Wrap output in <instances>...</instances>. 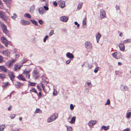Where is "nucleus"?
Returning a JSON list of instances; mask_svg holds the SVG:
<instances>
[{
    "instance_id": "obj_1",
    "label": "nucleus",
    "mask_w": 131,
    "mask_h": 131,
    "mask_svg": "<svg viewBox=\"0 0 131 131\" xmlns=\"http://www.w3.org/2000/svg\"><path fill=\"white\" fill-rule=\"evenodd\" d=\"M0 25L1 29L3 32L8 36L9 35V31L7 30L6 25L3 22L0 21Z\"/></svg>"
},
{
    "instance_id": "obj_2",
    "label": "nucleus",
    "mask_w": 131,
    "mask_h": 131,
    "mask_svg": "<svg viewBox=\"0 0 131 131\" xmlns=\"http://www.w3.org/2000/svg\"><path fill=\"white\" fill-rule=\"evenodd\" d=\"M58 116V114L56 113L54 114L51 115L50 117H49L47 119V122H51L52 121L55 120Z\"/></svg>"
},
{
    "instance_id": "obj_3",
    "label": "nucleus",
    "mask_w": 131,
    "mask_h": 131,
    "mask_svg": "<svg viewBox=\"0 0 131 131\" xmlns=\"http://www.w3.org/2000/svg\"><path fill=\"white\" fill-rule=\"evenodd\" d=\"M85 47L87 50L91 51L92 49V45L91 43L89 41H86L85 43Z\"/></svg>"
},
{
    "instance_id": "obj_4",
    "label": "nucleus",
    "mask_w": 131,
    "mask_h": 131,
    "mask_svg": "<svg viewBox=\"0 0 131 131\" xmlns=\"http://www.w3.org/2000/svg\"><path fill=\"white\" fill-rule=\"evenodd\" d=\"M112 55L113 58L116 59H119L122 57V55L119 52H115L112 53Z\"/></svg>"
},
{
    "instance_id": "obj_5",
    "label": "nucleus",
    "mask_w": 131,
    "mask_h": 131,
    "mask_svg": "<svg viewBox=\"0 0 131 131\" xmlns=\"http://www.w3.org/2000/svg\"><path fill=\"white\" fill-rule=\"evenodd\" d=\"M0 17L5 21H7L8 19V17L6 16L4 13L0 10Z\"/></svg>"
},
{
    "instance_id": "obj_6",
    "label": "nucleus",
    "mask_w": 131,
    "mask_h": 131,
    "mask_svg": "<svg viewBox=\"0 0 131 131\" xmlns=\"http://www.w3.org/2000/svg\"><path fill=\"white\" fill-rule=\"evenodd\" d=\"M1 40L2 42L4 43L5 46L6 47H7L8 44V41L7 39L4 37H3L1 38Z\"/></svg>"
},
{
    "instance_id": "obj_7",
    "label": "nucleus",
    "mask_w": 131,
    "mask_h": 131,
    "mask_svg": "<svg viewBox=\"0 0 131 131\" xmlns=\"http://www.w3.org/2000/svg\"><path fill=\"white\" fill-rule=\"evenodd\" d=\"M100 17L101 19L105 17L106 14L105 13L104 10L101 9L100 10Z\"/></svg>"
},
{
    "instance_id": "obj_8",
    "label": "nucleus",
    "mask_w": 131,
    "mask_h": 131,
    "mask_svg": "<svg viewBox=\"0 0 131 131\" xmlns=\"http://www.w3.org/2000/svg\"><path fill=\"white\" fill-rule=\"evenodd\" d=\"M38 10L39 14L41 15H43L45 12V9L41 7L38 8Z\"/></svg>"
},
{
    "instance_id": "obj_9",
    "label": "nucleus",
    "mask_w": 131,
    "mask_h": 131,
    "mask_svg": "<svg viewBox=\"0 0 131 131\" xmlns=\"http://www.w3.org/2000/svg\"><path fill=\"white\" fill-rule=\"evenodd\" d=\"M33 75L36 79L39 78L40 75L39 72L37 71L34 70L33 72Z\"/></svg>"
},
{
    "instance_id": "obj_10",
    "label": "nucleus",
    "mask_w": 131,
    "mask_h": 131,
    "mask_svg": "<svg viewBox=\"0 0 131 131\" xmlns=\"http://www.w3.org/2000/svg\"><path fill=\"white\" fill-rule=\"evenodd\" d=\"M59 6L62 8H63L65 5V2L64 1L61 0H59Z\"/></svg>"
},
{
    "instance_id": "obj_11",
    "label": "nucleus",
    "mask_w": 131,
    "mask_h": 131,
    "mask_svg": "<svg viewBox=\"0 0 131 131\" xmlns=\"http://www.w3.org/2000/svg\"><path fill=\"white\" fill-rule=\"evenodd\" d=\"M66 56L68 58H69V59L72 60L74 58V56L70 52H68L66 54Z\"/></svg>"
},
{
    "instance_id": "obj_12",
    "label": "nucleus",
    "mask_w": 131,
    "mask_h": 131,
    "mask_svg": "<svg viewBox=\"0 0 131 131\" xmlns=\"http://www.w3.org/2000/svg\"><path fill=\"white\" fill-rule=\"evenodd\" d=\"M20 23L23 25H27L30 24V23L29 21L25 20H21Z\"/></svg>"
},
{
    "instance_id": "obj_13",
    "label": "nucleus",
    "mask_w": 131,
    "mask_h": 131,
    "mask_svg": "<svg viewBox=\"0 0 131 131\" xmlns=\"http://www.w3.org/2000/svg\"><path fill=\"white\" fill-rule=\"evenodd\" d=\"M60 20L61 21H62L64 22H67L68 19V17L65 16H62L60 17Z\"/></svg>"
},
{
    "instance_id": "obj_14",
    "label": "nucleus",
    "mask_w": 131,
    "mask_h": 131,
    "mask_svg": "<svg viewBox=\"0 0 131 131\" xmlns=\"http://www.w3.org/2000/svg\"><path fill=\"white\" fill-rule=\"evenodd\" d=\"M96 123V121L95 120H92L90 121L88 123L89 126L90 127L94 125Z\"/></svg>"
},
{
    "instance_id": "obj_15",
    "label": "nucleus",
    "mask_w": 131,
    "mask_h": 131,
    "mask_svg": "<svg viewBox=\"0 0 131 131\" xmlns=\"http://www.w3.org/2000/svg\"><path fill=\"white\" fill-rule=\"evenodd\" d=\"M8 75L10 80L12 81H13L14 80L15 78V75H14L12 73H10L9 74H8Z\"/></svg>"
},
{
    "instance_id": "obj_16",
    "label": "nucleus",
    "mask_w": 131,
    "mask_h": 131,
    "mask_svg": "<svg viewBox=\"0 0 131 131\" xmlns=\"http://www.w3.org/2000/svg\"><path fill=\"white\" fill-rule=\"evenodd\" d=\"M119 47L120 50L123 51L124 50L125 47L123 43H121L119 45Z\"/></svg>"
},
{
    "instance_id": "obj_17",
    "label": "nucleus",
    "mask_w": 131,
    "mask_h": 131,
    "mask_svg": "<svg viewBox=\"0 0 131 131\" xmlns=\"http://www.w3.org/2000/svg\"><path fill=\"white\" fill-rule=\"evenodd\" d=\"M35 9V5H33L30 7L29 12L31 13H32L34 12Z\"/></svg>"
},
{
    "instance_id": "obj_18",
    "label": "nucleus",
    "mask_w": 131,
    "mask_h": 131,
    "mask_svg": "<svg viewBox=\"0 0 131 131\" xmlns=\"http://www.w3.org/2000/svg\"><path fill=\"white\" fill-rule=\"evenodd\" d=\"M120 88L121 90L124 91L127 90L128 89V88L127 86H124L122 85H121Z\"/></svg>"
},
{
    "instance_id": "obj_19",
    "label": "nucleus",
    "mask_w": 131,
    "mask_h": 131,
    "mask_svg": "<svg viewBox=\"0 0 131 131\" xmlns=\"http://www.w3.org/2000/svg\"><path fill=\"white\" fill-rule=\"evenodd\" d=\"M22 66V65L19 66L18 65H15L14 68V71H16L17 70V69H19Z\"/></svg>"
},
{
    "instance_id": "obj_20",
    "label": "nucleus",
    "mask_w": 131,
    "mask_h": 131,
    "mask_svg": "<svg viewBox=\"0 0 131 131\" xmlns=\"http://www.w3.org/2000/svg\"><path fill=\"white\" fill-rule=\"evenodd\" d=\"M17 78L20 80H21L23 81H26L25 79L23 77L22 75L21 74L19 75L17 77Z\"/></svg>"
},
{
    "instance_id": "obj_21",
    "label": "nucleus",
    "mask_w": 131,
    "mask_h": 131,
    "mask_svg": "<svg viewBox=\"0 0 131 131\" xmlns=\"http://www.w3.org/2000/svg\"><path fill=\"white\" fill-rule=\"evenodd\" d=\"M101 35L100 34L98 33V34L96 35V39L97 42V43H98L99 41V40L100 38L101 37Z\"/></svg>"
},
{
    "instance_id": "obj_22",
    "label": "nucleus",
    "mask_w": 131,
    "mask_h": 131,
    "mask_svg": "<svg viewBox=\"0 0 131 131\" xmlns=\"http://www.w3.org/2000/svg\"><path fill=\"white\" fill-rule=\"evenodd\" d=\"M30 20L36 26H38V23L35 20L33 19H31Z\"/></svg>"
},
{
    "instance_id": "obj_23",
    "label": "nucleus",
    "mask_w": 131,
    "mask_h": 131,
    "mask_svg": "<svg viewBox=\"0 0 131 131\" xmlns=\"http://www.w3.org/2000/svg\"><path fill=\"white\" fill-rule=\"evenodd\" d=\"M76 118V117L75 116L73 117L70 121V123L71 124H74L75 122Z\"/></svg>"
},
{
    "instance_id": "obj_24",
    "label": "nucleus",
    "mask_w": 131,
    "mask_h": 131,
    "mask_svg": "<svg viewBox=\"0 0 131 131\" xmlns=\"http://www.w3.org/2000/svg\"><path fill=\"white\" fill-rule=\"evenodd\" d=\"M0 68L2 70L4 71V72H7V69H6L5 67L2 66H0Z\"/></svg>"
},
{
    "instance_id": "obj_25",
    "label": "nucleus",
    "mask_w": 131,
    "mask_h": 131,
    "mask_svg": "<svg viewBox=\"0 0 131 131\" xmlns=\"http://www.w3.org/2000/svg\"><path fill=\"white\" fill-rule=\"evenodd\" d=\"M8 82H3L2 83V86L3 87L6 88L8 85Z\"/></svg>"
},
{
    "instance_id": "obj_26",
    "label": "nucleus",
    "mask_w": 131,
    "mask_h": 131,
    "mask_svg": "<svg viewBox=\"0 0 131 131\" xmlns=\"http://www.w3.org/2000/svg\"><path fill=\"white\" fill-rule=\"evenodd\" d=\"M6 75L2 73H0V79H3L6 78Z\"/></svg>"
},
{
    "instance_id": "obj_27",
    "label": "nucleus",
    "mask_w": 131,
    "mask_h": 131,
    "mask_svg": "<svg viewBox=\"0 0 131 131\" xmlns=\"http://www.w3.org/2000/svg\"><path fill=\"white\" fill-rule=\"evenodd\" d=\"M3 53L6 56H8L9 52L8 50H4L3 51Z\"/></svg>"
},
{
    "instance_id": "obj_28",
    "label": "nucleus",
    "mask_w": 131,
    "mask_h": 131,
    "mask_svg": "<svg viewBox=\"0 0 131 131\" xmlns=\"http://www.w3.org/2000/svg\"><path fill=\"white\" fill-rule=\"evenodd\" d=\"M131 42V39H130L124 40L123 42V43H127L130 42Z\"/></svg>"
},
{
    "instance_id": "obj_29",
    "label": "nucleus",
    "mask_w": 131,
    "mask_h": 131,
    "mask_svg": "<svg viewBox=\"0 0 131 131\" xmlns=\"http://www.w3.org/2000/svg\"><path fill=\"white\" fill-rule=\"evenodd\" d=\"M24 16L25 17H26L29 18H31V15L29 14H25Z\"/></svg>"
},
{
    "instance_id": "obj_30",
    "label": "nucleus",
    "mask_w": 131,
    "mask_h": 131,
    "mask_svg": "<svg viewBox=\"0 0 131 131\" xmlns=\"http://www.w3.org/2000/svg\"><path fill=\"white\" fill-rule=\"evenodd\" d=\"M21 83L20 82H17L15 84V86L16 87L18 88L21 85Z\"/></svg>"
},
{
    "instance_id": "obj_31",
    "label": "nucleus",
    "mask_w": 131,
    "mask_h": 131,
    "mask_svg": "<svg viewBox=\"0 0 131 131\" xmlns=\"http://www.w3.org/2000/svg\"><path fill=\"white\" fill-rule=\"evenodd\" d=\"M86 17L85 16L84 19L83 21V25H86Z\"/></svg>"
},
{
    "instance_id": "obj_32",
    "label": "nucleus",
    "mask_w": 131,
    "mask_h": 131,
    "mask_svg": "<svg viewBox=\"0 0 131 131\" xmlns=\"http://www.w3.org/2000/svg\"><path fill=\"white\" fill-rule=\"evenodd\" d=\"M29 72V71H25L23 72V73H24L26 75V77H27V76L28 75Z\"/></svg>"
},
{
    "instance_id": "obj_33",
    "label": "nucleus",
    "mask_w": 131,
    "mask_h": 131,
    "mask_svg": "<svg viewBox=\"0 0 131 131\" xmlns=\"http://www.w3.org/2000/svg\"><path fill=\"white\" fill-rule=\"evenodd\" d=\"M67 131H72L73 129L72 127L69 126H67Z\"/></svg>"
},
{
    "instance_id": "obj_34",
    "label": "nucleus",
    "mask_w": 131,
    "mask_h": 131,
    "mask_svg": "<svg viewBox=\"0 0 131 131\" xmlns=\"http://www.w3.org/2000/svg\"><path fill=\"white\" fill-rule=\"evenodd\" d=\"M35 112L36 113H41L42 112V111L39 108H37L36 111Z\"/></svg>"
},
{
    "instance_id": "obj_35",
    "label": "nucleus",
    "mask_w": 131,
    "mask_h": 131,
    "mask_svg": "<svg viewBox=\"0 0 131 131\" xmlns=\"http://www.w3.org/2000/svg\"><path fill=\"white\" fill-rule=\"evenodd\" d=\"M6 3L10 4L12 2L11 0H3Z\"/></svg>"
},
{
    "instance_id": "obj_36",
    "label": "nucleus",
    "mask_w": 131,
    "mask_h": 131,
    "mask_svg": "<svg viewBox=\"0 0 131 131\" xmlns=\"http://www.w3.org/2000/svg\"><path fill=\"white\" fill-rule=\"evenodd\" d=\"M102 128L105 130H107L108 129V127L107 126H103L102 127Z\"/></svg>"
},
{
    "instance_id": "obj_37",
    "label": "nucleus",
    "mask_w": 131,
    "mask_h": 131,
    "mask_svg": "<svg viewBox=\"0 0 131 131\" xmlns=\"http://www.w3.org/2000/svg\"><path fill=\"white\" fill-rule=\"evenodd\" d=\"M13 15V16H12L11 17L12 19H15L17 17V15L15 13H14Z\"/></svg>"
},
{
    "instance_id": "obj_38",
    "label": "nucleus",
    "mask_w": 131,
    "mask_h": 131,
    "mask_svg": "<svg viewBox=\"0 0 131 131\" xmlns=\"http://www.w3.org/2000/svg\"><path fill=\"white\" fill-rule=\"evenodd\" d=\"M82 3H79V5L78 6V10L80 9L81 8L82 5Z\"/></svg>"
},
{
    "instance_id": "obj_39",
    "label": "nucleus",
    "mask_w": 131,
    "mask_h": 131,
    "mask_svg": "<svg viewBox=\"0 0 131 131\" xmlns=\"http://www.w3.org/2000/svg\"><path fill=\"white\" fill-rule=\"evenodd\" d=\"M16 115L15 114H12L10 115V117L11 119H13L15 117Z\"/></svg>"
},
{
    "instance_id": "obj_40",
    "label": "nucleus",
    "mask_w": 131,
    "mask_h": 131,
    "mask_svg": "<svg viewBox=\"0 0 131 131\" xmlns=\"http://www.w3.org/2000/svg\"><path fill=\"white\" fill-rule=\"evenodd\" d=\"M6 64L7 66H10L11 64L9 61L7 62L6 63Z\"/></svg>"
},
{
    "instance_id": "obj_41",
    "label": "nucleus",
    "mask_w": 131,
    "mask_h": 131,
    "mask_svg": "<svg viewBox=\"0 0 131 131\" xmlns=\"http://www.w3.org/2000/svg\"><path fill=\"white\" fill-rule=\"evenodd\" d=\"M31 91L32 92H34L36 93H37V91L36 90V89L34 88H32V90H31Z\"/></svg>"
},
{
    "instance_id": "obj_42",
    "label": "nucleus",
    "mask_w": 131,
    "mask_h": 131,
    "mask_svg": "<svg viewBox=\"0 0 131 131\" xmlns=\"http://www.w3.org/2000/svg\"><path fill=\"white\" fill-rule=\"evenodd\" d=\"M5 125H1L0 127V129H1L2 130H3L5 128Z\"/></svg>"
},
{
    "instance_id": "obj_43",
    "label": "nucleus",
    "mask_w": 131,
    "mask_h": 131,
    "mask_svg": "<svg viewBox=\"0 0 131 131\" xmlns=\"http://www.w3.org/2000/svg\"><path fill=\"white\" fill-rule=\"evenodd\" d=\"M110 103V99H108L106 101V103L105 104V105H109Z\"/></svg>"
},
{
    "instance_id": "obj_44",
    "label": "nucleus",
    "mask_w": 131,
    "mask_h": 131,
    "mask_svg": "<svg viewBox=\"0 0 131 131\" xmlns=\"http://www.w3.org/2000/svg\"><path fill=\"white\" fill-rule=\"evenodd\" d=\"M131 114V113L130 112H129L127 114V118H129L130 117Z\"/></svg>"
},
{
    "instance_id": "obj_45",
    "label": "nucleus",
    "mask_w": 131,
    "mask_h": 131,
    "mask_svg": "<svg viewBox=\"0 0 131 131\" xmlns=\"http://www.w3.org/2000/svg\"><path fill=\"white\" fill-rule=\"evenodd\" d=\"M48 36L47 35L44 38L43 41L44 42L46 41L47 39L48 38Z\"/></svg>"
},
{
    "instance_id": "obj_46",
    "label": "nucleus",
    "mask_w": 131,
    "mask_h": 131,
    "mask_svg": "<svg viewBox=\"0 0 131 131\" xmlns=\"http://www.w3.org/2000/svg\"><path fill=\"white\" fill-rule=\"evenodd\" d=\"M72 60L69 59L68 60L66 61V63L67 64H69L70 62Z\"/></svg>"
},
{
    "instance_id": "obj_47",
    "label": "nucleus",
    "mask_w": 131,
    "mask_h": 131,
    "mask_svg": "<svg viewBox=\"0 0 131 131\" xmlns=\"http://www.w3.org/2000/svg\"><path fill=\"white\" fill-rule=\"evenodd\" d=\"M37 89L38 90V91L39 92H41V89L39 85H37Z\"/></svg>"
},
{
    "instance_id": "obj_48",
    "label": "nucleus",
    "mask_w": 131,
    "mask_h": 131,
    "mask_svg": "<svg viewBox=\"0 0 131 131\" xmlns=\"http://www.w3.org/2000/svg\"><path fill=\"white\" fill-rule=\"evenodd\" d=\"M37 95L39 97V98H40L42 96V95L41 93V92H39V93L38 94V93H37Z\"/></svg>"
},
{
    "instance_id": "obj_49",
    "label": "nucleus",
    "mask_w": 131,
    "mask_h": 131,
    "mask_svg": "<svg viewBox=\"0 0 131 131\" xmlns=\"http://www.w3.org/2000/svg\"><path fill=\"white\" fill-rule=\"evenodd\" d=\"M99 69V67H96L94 70V72L95 73H97Z\"/></svg>"
},
{
    "instance_id": "obj_50",
    "label": "nucleus",
    "mask_w": 131,
    "mask_h": 131,
    "mask_svg": "<svg viewBox=\"0 0 131 131\" xmlns=\"http://www.w3.org/2000/svg\"><path fill=\"white\" fill-rule=\"evenodd\" d=\"M30 85H31V86H35L36 84V83H32L31 82H30Z\"/></svg>"
},
{
    "instance_id": "obj_51",
    "label": "nucleus",
    "mask_w": 131,
    "mask_h": 131,
    "mask_svg": "<svg viewBox=\"0 0 131 131\" xmlns=\"http://www.w3.org/2000/svg\"><path fill=\"white\" fill-rule=\"evenodd\" d=\"M38 21L39 23L41 25L43 23L41 19L39 20Z\"/></svg>"
},
{
    "instance_id": "obj_52",
    "label": "nucleus",
    "mask_w": 131,
    "mask_h": 131,
    "mask_svg": "<svg viewBox=\"0 0 131 131\" xmlns=\"http://www.w3.org/2000/svg\"><path fill=\"white\" fill-rule=\"evenodd\" d=\"M74 106L72 104H71L70 105V109L71 110H72L74 109Z\"/></svg>"
},
{
    "instance_id": "obj_53",
    "label": "nucleus",
    "mask_w": 131,
    "mask_h": 131,
    "mask_svg": "<svg viewBox=\"0 0 131 131\" xmlns=\"http://www.w3.org/2000/svg\"><path fill=\"white\" fill-rule=\"evenodd\" d=\"M43 8L45 9L46 10H49V8L47 6H43Z\"/></svg>"
},
{
    "instance_id": "obj_54",
    "label": "nucleus",
    "mask_w": 131,
    "mask_h": 131,
    "mask_svg": "<svg viewBox=\"0 0 131 131\" xmlns=\"http://www.w3.org/2000/svg\"><path fill=\"white\" fill-rule=\"evenodd\" d=\"M54 34V30H51L50 33V36H51L53 34Z\"/></svg>"
},
{
    "instance_id": "obj_55",
    "label": "nucleus",
    "mask_w": 131,
    "mask_h": 131,
    "mask_svg": "<svg viewBox=\"0 0 131 131\" xmlns=\"http://www.w3.org/2000/svg\"><path fill=\"white\" fill-rule=\"evenodd\" d=\"M74 24H75V25H76L77 26V27H79V26H80V25L78 23H77V21H75L74 22Z\"/></svg>"
},
{
    "instance_id": "obj_56",
    "label": "nucleus",
    "mask_w": 131,
    "mask_h": 131,
    "mask_svg": "<svg viewBox=\"0 0 131 131\" xmlns=\"http://www.w3.org/2000/svg\"><path fill=\"white\" fill-rule=\"evenodd\" d=\"M2 57L0 55V63H2L3 61Z\"/></svg>"
},
{
    "instance_id": "obj_57",
    "label": "nucleus",
    "mask_w": 131,
    "mask_h": 131,
    "mask_svg": "<svg viewBox=\"0 0 131 131\" xmlns=\"http://www.w3.org/2000/svg\"><path fill=\"white\" fill-rule=\"evenodd\" d=\"M41 86H42L43 89V90L44 91L45 90V89H44V87H45V86H44V84L42 83H41Z\"/></svg>"
},
{
    "instance_id": "obj_58",
    "label": "nucleus",
    "mask_w": 131,
    "mask_h": 131,
    "mask_svg": "<svg viewBox=\"0 0 131 131\" xmlns=\"http://www.w3.org/2000/svg\"><path fill=\"white\" fill-rule=\"evenodd\" d=\"M116 10H118L119 9V6L116 5Z\"/></svg>"
},
{
    "instance_id": "obj_59",
    "label": "nucleus",
    "mask_w": 131,
    "mask_h": 131,
    "mask_svg": "<svg viewBox=\"0 0 131 131\" xmlns=\"http://www.w3.org/2000/svg\"><path fill=\"white\" fill-rule=\"evenodd\" d=\"M130 130V128H127L126 129H124L123 131H129Z\"/></svg>"
},
{
    "instance_id": "obj_60",
    "label": "nucleus",
    "mask_w": 131,
    "mask_h": 131,
    "mask_svg": "<svg viewBox=\"0 0 131 131\" xmlns=\"http://www.w3.org/2000/svg\"><path fill=\"white\" fill-rule=\"evenodd\" d=\"M9 61L10 62L11 64L12 63L14 62L15 61V60H11L10 61Z\"/></svg>"
},
{
    "instance_id": "obj_61",
    "label": "nucleus",
    "mask_w": 131,
    "mask_h": 131,
    "mask_svg": "<svg viewBox=\"0 0 131 131\" xmlns=\"http://www.w3.org/2000/svg\"><path fill=\"white\" fill-rule=\"evenodd\" d=\"M53 5H55L56 6L57 5V3L56 2H54L53 3Z\"/></svg>"
},
{
    "instance_id": "obj_62",
    "label": "nucleus",
    "mask_w": 131,
    "mask_h": 131,
    "mask_svg": "<svg viewBox=\"0 0 131 131\" xmlns=\"http://www.w3.org/2000/svg\"><path fill=\"white\" fill-rule=\"evenodd\" d=\"M12 108V106H10L8 108V110L10 111V110H11Z\"/></svg>"
},
{
    "instance_id": "obj_63",
    "label": "nucleus",
    "mask_w": 131,
    "mask_h": 131,
    "mask_svg": "<svg viewBox=\"0 0 131 131\" xmlns=\"http://www.w3.org/2000/svg\"><path fill=\"white\" fill-rule=\"evenodd\" d=\"M4 47V46L0 43V49H2Z\"/></svg>"
},
{
    "instance_id": "obj_64",
    "label": "nucleus",
    "mask_w": 131,
    "mask_h": 131,
    "mask_svg": "<svg viewBox=\"0 0 131 131\" xmlns=\"http://www.w3.org/2000/svg\"><path fill=\"white\" fill-rule=\"evenodd\" d=\"M91 84V82H88L87 83V84L88 86H89Z\"/></svg>"
}]
</instances>
